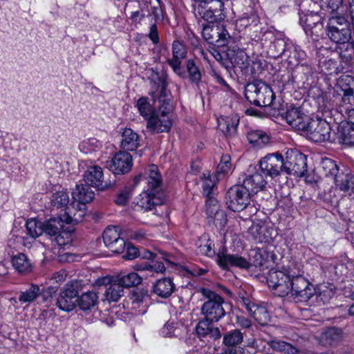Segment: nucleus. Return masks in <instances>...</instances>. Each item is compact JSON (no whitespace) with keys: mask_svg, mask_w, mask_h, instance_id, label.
Wrapping results in <instances>:
<instances>
[{"mask_svg":"<svg viewBox=\"0 0 354 354\" xmlns=\"http://www.w3.org/2000/svg\"><path fill=\"white\" fill-rule=\"evenodd\" d=\"M71 236L65 232L59 234L55 239L56 243L59 246H64L71 242Z\"/></svg>","mask_w":354,"mask_h":354,"instance_id":"69168bd1","label":"nucleus"},{"mask_svg":"<svg viewBox=\"0 0 354 354\" xmlns=\"http://www.w3.org/2000/svg\"><path fill=\"white\" fill-rule=\"evenodd\" d=\"M245 97L251 104L263 107L272 104L274 94L269 85L262 81L255 80L246 85Z\"/></svg>","mask_w":354,"mask_h":354,"instance_id":"f257e3e1","label":"nucleus"},{"mask_svg":"<svg viewBox=\"0 0 354 354\" xmlns=\"http://www.w3.org/2000/svg\"><path fill=\"white\" fill-rule=\"evenodd\" d=\"M203 38L210 44L225 45L230 38V34L223 25L208 24L203 26L202 30Z\"/></svg>","mask_w":354,"mask_h":354,"instance_id":"2eb2a0df","label":"nucleus"},{"mask_svg":"<svg viewBox=\"0 0 354 354\" xmlns=\"http://www.w3.org/2000/svg\"><path fill=\"white\" fill-rule=\"evenodd\" d=\"M332 142H337L346 145H354V126L348 122L339 125L337 136L332 140Z\"/></svg>","mask_w":354,"mask_h":354,"instance_id":"a878e982","label":"nucleus"},{"mask_svg":"<svg viewBox=\"0 0 354 354\" xmlns=\"http://www.w3.org/2000/svg\"><path fill=\"white\" fill-rule=\"evenodd\" d=\"M102 142L95 138H90L82 141L79 145V149L84 153H90L101 149Z\"/></svg>","mask_w":354,"mask_h":354,"instance_id":"a18cd8bd","label":"nucleus"},{"mask_svg":"<svg viewBox=\"0 0 354 354\" xmlns=\"http://www.w3.org/2000/svg\"><path fill=\"white\" fill-rule=\"evenodd\" d=\"M343 339L342 330L337 328H330L322 335V340L328 346H334Z\"/></svg>","mask_w":354,"mask_h":354,"instance_id":"58836bf2","label":"nucleus"},{"mask_svg":"<svg viewBox=\"0 0 354 354\" xmlns=\"http://www.w3.org/2000/svg\"><path fill=\"white\" fill-rule=\"evenodd\" d=\"M249 233L257 243L267 242L270 238L267 226L261 223H253L249 228Z\"/></svg>","mask_w":354,"mask_h":354,"instance_id":"4c0bfd02","label":"nucleus"},{"mask_svg":"<svg viewBox=\"0 0 354 354\" xmlns=\"http://www.w3.org/2000/svg\"><path fill=\"white\" fill-rule=\"evenodd\" d=\"M283 164V171L288 174L301 177L307 171L306 156L296 149L287 151Z\"/></svg>","mask_w":354,"mask_h":354,"instance_id":"423d86ee","label":"nucleus"},{"mask_svg":"<svg viewBox=\"0 0 354 354\" xmlns=\"http://www.w3.org/2000/svg\"><path fill=\"white\" fill-rule=\"evenodd\" d=\"M64 214L58 217L50 218L48 221L43 223L44 232L48 235L55 236L58 234L64 227L65 221H64Z\"/></svg>","mask_w":354,"mask_h":354,"instance_id":"72a5a7b5","label":"nucleus"},{"mask_svg":"<svg viewBox=\"0 0 354 354\" xmlns=\"http://www.w3.org/2000/svg\"><path fill=\"white\" fill-rule=\"evenodd\" d=\"M212 322L213 321H212V319H209L205 317L203 320L200 321L196 328V333L202 337L208 335L209 332H211Z\"/></svg>","mask_w":354,"mask_h":354,"instance_id":"864d4df0","label":"nucleus"},{"mask_svg":"<svg viewBox=\"0 0 354 354\" xmlns=\"http://www.w3.org/2000/svg\"><path fill=\"white\" fill-rule=\"evenodd\" d=\"M95 284L105 286L104 295L109 302H116L123 295L124 289L116 279L109 276L100 277L96 280Z\"/></svg>","mask_w":354,"mask_h":354,"instance_id":"dca6fc26","label":"nucleus"},{"mask_svg":"<svg viewBox=\"0 0 354 354\" xmlns=\"http://www.w3.org/2000/svg\"><path fill=\"white\" fill-rule=\"evenodd\" d=\"M72 196L76 203L86 205L93 199L94 192L88 185H77L72 192Z\"/></svg>","mask_w":354,"mask_h":354,"instance_id":"2f4dec72","label":"nucleus"},{"mask_svg":"<svg viewBox=\"0 0 354 354\" xmlns=\"http://www.w3.org/2000/svg\"><path fill=\"white\" fill-rule=\"evenodd\" d=\"M178 328L174 326L173 322L167 323L161 329V335L164 337L178 336L177 331Z\"/></svg>","mask_w":354,"mask_h":354,"instance_id":"052dcab7","label":"nucleus"},{"mask_svg":"<svg viewBox=\"0 0 354 354\" xmlns=\"http://www.w3.org/2000/svg\"><path fill=\"white\" fill-rule=\"evenodd\" d=\"M163 201V194H157L146 189L136 198L135 207L137 209L146 212L151 210L156 205H161Z\"/></svg>","mask_w":354,"mask_h":354,"instance_id":"412c9836","label":"nucleus"},{"mask_svg":"<svg viewBox=\"0 0 354 354\" xmlns=\"http://www.w3.org/2000/svg\"><path fill=\"white\" fill-rule=\"evenodd\" d=\"M39 293V286L37 284L31 283L28 289L20 292L18 299L21 304H27L29 305L37 299Z\"/></svg>","mask_w":354,"mask_h":354,"instance_id":"ea45409f","label":"nucleus"},{"mask_svg":"<svg viewBox=\"0 0 354 354\" xmlns=\"http://www.w3.org/2000/svg\"><path fill=\"white\" fill-rule=\"evenodd\" d=\"M243 305L248 313L261 325H265L270 319L269 314L264 307L243 300Z\"/></svg>","mask_w":354,"mask_h":354,"instance_id":"bb28decb","label":"nucleus"},{"mask_svg":"<svg viewBox=\"0 0 354 354\" xmlns=\"http://www.w3.org/2000/svg\"><path fill=\"white\" fill-rule=\"evenodd\" d=\"M268 285L279 297H284L290 293L291 279L288 274L281 270H270L268 275Z\"/></svg>","mask_w":354,"mask_h":354,"instance_id":"1a4fd4ad","label":"nucleus"},{"mask_svg":"<svg viewBox=\"0 0 354 354\" xmlns=\"http://www.w3.org/2000/svg\"><path fill=\"white\" fill-rule=\"evenodd\" d=\"M340 114L339 122L342 123L344 121H348V123L354 126V107L350 108L348 111Z\"/></svg>","mask_w":354,"mask_h":354,"instance_id":"e2e57ef3","label":"nucleus"},{"mask_svg":"<svg viewBox=\"0 0 354 354\" xmlns=\"http://www.w3.org/2000/svg\"><path fill=\"white\" fill-rule=\"evenodd\" d=\"M147 189L157 194H163L162 192V177L157 166L152 165L147 169Z\"/></svg>","mask_w":354,"mask_h":354,"instance_id":"393cba45","label":"nucleus"},{"mask_svg":"<svg viewBox=\"0 0 354 354\" xmlns=\"http://www.w3.org/2000/svg\"><path fill=\"white\" fill-rule=\"evenodd\" d=\"M282 117L289 125L299 131H303L310 119L300 109L294 106L288 108Z\"/></svg>","mask_w":354,"mask_h":354,"instance_id":"5701e85b","label":"nucleus"},{"mask_svg":"<svg viewBox=\"0 0 354 354\" xmlns=\"http://www.w3.org/2000/svg\"><path fill=\"white\" fill-rule=\"evenodd\" d=\"M261 170L248 174L243 180V187L251 194H257L263 190L267 185L266 177Z\"/></svg>","mask_w":354,"mask_h":354,"instance_id":"b1692460","label":"nucleus"},{"mask_svg":"<svg viewBox=\"0 0 354 354\" xmlns=\"http://www.w3.org/2000/svg\"><path fill=\"white\" fill-rule=\"evenodd\" d=\"M270 346L273 350L286 354H299V353L296 347L283 341L272 340L270 342Z\"/></svg>","mask_w":354,"mask_h":354,"instance_id":"49530a36","label":"nucleus"},{"mask_svg":"<svg viewBox=\"0 0 354 354\" xmlns=\"http://www.w3.org/2000/svg\"><path fill=\"white\" fill-rule=\"evenodd\" d=\"M171 106L169 101L154 112L147 120V128L156 133L168 132L172 127Z\"/></svg>","mask_w":354,"mask_h":354,"instance_id":"39448f33","label":"nucleus"},{"mask_svg":"<svg viewBox=\"0 0 354 354\" xmlns=\"http://www.w3.org/2000/svg\"><path fill=\"white\" fill-rule=\"evenodd\" d=\"M121 147L127 151H134L139 146V136L131 129L125 128L122 133Z\"/></svg>","mask_w":354,"mask_h":354,"instance_id":"c756f323","label":"nucleus"},{"mask_svg":"<svg viewBox=\"0 0 354 354\" xmlns=\"http://www.w3.org/2000/svg\"><path fill=\"white\" fill-rule=\"evenodd\" d=\"M259 17L254 12L250 10L244 12L235 22V28L239 32L244 30L247 27L251 25H257Z\"/></svg>","mask_w":354,"mask_h":354,"instance_id":"c9c22d12","label":"nucleus"},{"mask_svg":"<svg viewBox=\"0 0 354 354\" xmlns=\"http://www.w3.org/2000/svg\"><path fill=\"white\" fill-rule=\"evenodd\" d=\"M198 249V252L202 254H205L207 257H213L215 254V252L214 250V243L213 242L209 240L208 236L207 235H203L201 236L197 243H196Z\"/></svg>","mask_w":354,"mask_h":354,"instance_id":"37998d69","label":"nucleus"},{"mask_svg":"<svg viewBox=\"0 0 354 354\" xmlns=\"http://www.w3.org/2000/svg\"><path fill=\"white\" fill-rule=\"evenodd\" d=\"M243 334L238 330L225 333L223 336V343L227 347L237 346L243 342Z\"/></svg>","mask_w":354,"mask_h":354,"instance_id":"de8ad7c7","label":"nucleus"},{"mask_svg":"<svg viewBox=\"0 0 354 354\" xmlns=\"http://www.w3.org/2000/svg\"><path fill=\"white\" fill-rule=\"evenodd\" d=\"M103 241L105 245L113 252L120 254L126 248V243L120 237L119 227H107L103 233Z\"/></svg>","mask_w":354,"mask_h":354,"instance_id":"aec40b11","label":"nucleus"},{"mask_svg":"<svg viewBox=\"0 0 354 354\" xmlns=\"http://www.w3.org/2000/svg\"><path fill=\"white\" fill-rule=\"evenodd\" d=\"M69 203V196L67 192L59 191L51 196V204L57 208L66 207Z\"/></svg>","mask_w":354,"mask_h":354,"instance_id":"8fccbe9b","label":"nucleus"},{"mask_svg":"<svg viewBox=\"0 0 354 354\" xmlns=\"http://www.w3.org/2000/svg\"><path fill=\"white\" fill-rule=\"evenodd\" d=\"M98 304L97 293L93 290H89L82 293L77 297V305L80 310L83 311H91L93 310Z\"/></svg>","mask_w":354,"mask_h":354,"instance_id":"cd10ccee","label":"nucleus"},{"mask_svg":"<svg viewBox=\"0 0 354 354\" xmlns=\"http://www.w3.org/2000/svg\"><path fill=\"white\" fill-rule=\"evenodd\" d=\"M136 107L140 115L147 120L155 112L153 111L152 105L150 104L149 98L147 97H140L137 100Z\"/></svg>","mask_w":354,"mask_h":354,"instance_id":"c03bdc74","label":"nucleus"},{"mask_svg":"<svg viewBox=\"0 0 354 354\" xmlns=\"http://www.w3.org/2000/svg\"><path fill=\"white\" fill-rule=\"evenodd\" d=\"M66 277H67L66 271L64 270H59V271L55 272L50 277V280L53 283H61L66 279Z\"/></svg>","mask_w":354,"mask_h":354,"instance_id":"0e129e2a","label":"nucleus"},{"mask_svg":"<svg viewBox=\"0 0 354 354\" xmlns=\"http://www.w3.org/2000/svg\"><path fill=\"white\" fill-rule=\"evenodd\" d=\"M204 176V180H203V194L206 196V197H209V195H211L212 190L216 185L217 178L216 176L212 175L210 176L209 174L206 177V174H203Z\"/></svg>","mask_w":354,"mask_h":354,"instance_id":"5fc2aeb1","label":"nucleus"},{"mask_svg":"<svg viewBox=\"0 0 354 354\" xmlns=\"http://www.w3.org/2000/svg\"><path fill=\"white\" fill-rule=\"evenodd\" d=\"M143 299L144 295L140 292H134L130 297L131 308L138 314H144L146 312L145 306H143Z\"/></svg>","mask_w":354,"mask_h":354,"instance_id":"3c124183","label":"nucleus"},{"mask_svg":"<svg viewBox=\"0 0 354 354\" xmlns=\"http://www.w3.org/2000/svg\"><path fill=\"white\" fill-rule=\"evenodd\" d=\"M251 194L243 186L232 187L226 196V205L233 212H240L244 209L250 201Z\"/></svg>","mask_w":354,"mask_h":354,"instance_id":"6e6552de","label":"nucleus"},{"mask_svg":"<svg viewBox=\"0 0 354 354\" xmlns=\"http://www.w3.org/2000/svg\"><path fill=\"white\" fill-rule=\"evenodd\" d=\"M78 291L71 283H67L57 300V307L66 312L72 311L77 304Z\"/></svg>","mask_w":354,"mask_h":354,"instance_id":"f3484780","label":"nucleus"},{"mask_svg":"<svg viewBox=\"0 0 354 354\" xmlns=\"http://www.w3.org/2000/svg\"><path fill=\"white\" fill-rule=\"evenodd\" d=\"M325 32L331 41L337 44L346 43L351 39L350 23L342 16L330 17Z\"/></svg>","mask_w":354,"mask_h":354,"instance_id":"7ed1b4c3","label":"nucleus"},{"mask_svg":"<svg viewBox=\"0 0 354 354\" xmlns=\"http://www.w3.org/2000/svg\"><path fill=\"white\" fill-rule=\"evenodd\" d=\"M130 198V193L127 190H122L120 192L116 199L115 203L120 205H124Z\"/></svg>","mask_w":354,"mask_h":354,"instance_id":"774afa93","label":"nucleus"},{"mask_svg":"<svg viewBox=\"0 0 354 354\" xmlns=\"http://www.w3.org/2000/svg\"><path fill=\"white\" fill-rule=\"evenodd\" d=\"M200 292L206 299L202 305L201 313L205 318L212 319V321H219L225 315V311L223 306V298L207 288H201Z\"/></svg>","mask_w":354,"mask_h":354,"instance_id":"f03ea898","label":"nucleus"},{"mask_svg":"<svg viewBox=\"0 0 354 354\" xmlns=\"http://www.w3.org/2000/svg\"><path fill=\"white\" fill-rule=\"evenodd\" d=\"M299 22L307 34L316 37L322 36L324 34V26L322 17L311 11L299 15Z\"/></svg>","mask_w":354,"mask_h":354,"instance_id":"ddd939ff","label":"nucleus"},{"mask_svg":"<svg viewBox=\"0 0 354 354\" xmlns=\"http://www.w3.org/2000/svg\"><path fill=\"white\" fill-rule=\"evenodd\" d=\"M175 289L174 284L170 278H162L153 285V292L162 298H167L171 295Z\"/></svg>","mask_w":354,"mask_h":354,"instance_id":"7c9ffc66","label":"nucleus"},{"mask_svg":"<svg viewBox=\"0 0 354 354\" xmlns=\"http://www.w3.org/2000/svg\"><path fill=\"white\" fill-rule=\"evenodd\" d=\"M335 294V288L333 285L321 284L315 288L314 295L318 303H327Z\"/></svg>","mask_w":354,"mask_h":354,"instance_id":"f704fd0d","label":"nucleus"},{"mask_svg":"<svg viewBox=\"0 0 354 354\" xmlns=\"http://www.w3.org/2000/svg\"><path fill=\"white\" fill-rule=\"evenodd\" d=\"M115 279L123 288L138 286L142 281V278L134 272L126 274H120Z\"/></svg>","mask_w":354,"mask_h":354,"instance_id":"a19ab883","label":"nucleus"},{"mask_svg":"<svg viewBox=\"0 0 354 354\" xmlns=\"http://www.w3.org/2000/svg\"><path fill=\"white\" fill-rule=\"evenodd\" d=\"M248 140L250 144L257 148H261L269 142L268 136L262 131H251L248 133Z\"/></svg>","mask_w":354,"mask_h":354,"instance_id":"79ce46f5","label":"nucleus"},{"mask_svg":"<svg viewBox=\"0 0 354 354\" xmlns=\"http://www.w3.org/2000/svg\"><path fill=\"white\" fill-rule=\"evenodd\" d=\"M187 71L192 82L198 83L201 80V73L198 67L192 59L187 61Z\"/></svg>","mask_w":354,"mask_h":354,"instance_id":"603ef678","label":"nucleus"},{"mask_svg":"<svg viewBox=\"0 0 354 354\" xmlns=\"http://www.w3.org/2000/svg\"><path fill=\"white\" fill-rule=\"evenodd\" d=\"M132 157L125 151L117 152L108 163L109 169L116 175L124 174L129 172L132 168Z\"/></svg>","mask_w":354,"mask_h":354,"instance_id":"6ab92c4d","label":"nucleus"},{"mask_svg":"<svg viewBox=\"0 0 354 354\" xmlns=\"http://www.w3.org/2000/svg\"><path fill=\"white\" fill-rule=\"evenodd\" d=\"M330 130V126L326 120L310 118L303 132L313 142H321L326 140L332 142L334 138H331Z\"/></svg>","mask_w":354,"mask_h":354,"instance_id":"0eeeda50","label":"nucleus"},{"mask_svg":"<svg viewBox=\"0 0 354 354\" xmlns=\"http://www.w3.org/2000/svg\"><path fill=\"white\" fill-rule=\"evenodd\" d=\"M85 183L99 190H104L111 187V183L104 180L102 169L98 165H90L87 167L83 175Z\"/></svg>","mask_w":354,"mask_h":354,"instance_id":"a211bd4d","label":"nucleus"},{"mask_svg":"<svg viewBox=\"0 0 354 354\" xmlns=\"http://www.w3.org/2000/svg\"><path fill=\"white\" fill-rule=\"evenodd\" d=\"M227 55L234 67H238L245 73L250 71L251 60L243 50L236 46H231L227 50ZM250 72L253 73L252 68Z\"/></svg>","mask_w":354,"mask_h":354,"instance_id":"4be33fe9","label":"nucleus"},{"mask_svg":"<svg viewBox=\"0 0 354 354\" xmlns=\"http://www.w3.org/2000/svg\"><path fill=\"white\" fill-rule=\"evenodd\" d=\"M315 288L304 277L297 275L291 278L290 293L300 301H307L314 295Z\"/></svg>","mask_w":354,"mask_h":354,"instance_id":"f8f14e48","label":"nucleus"},{"mask_svg":"<svg viewBox=\"0 0 354 354\" xmlns=\"http://www.w3.org/2000/svg\"><path fill=\"white\" fill-rule=\"evenodd\" d=\"M127 253L124 256V258L127 260H132L140 256V252L138 249L131 244L129 243L126 245Z\"/></svg>","mask_w":354,"mask_h":354,"instance_id":"680f3d73","label":"nucleus"},{"mask_svg":"<svg viewBox=\"0 0 354 354\" xmlns=\"http://www.w3.org/2000/svg\"><path fill=\"white\" fill-rule=\"evenodd\" d=\"M254 252V254H253V265L255 266V267H263L265 264V259L263 258L261 251L259 250H254L253 251Z\"/></svg>","mask_w":354,"mask_h":354,"instance_id":"338daca9","label":"nucleus"},{"mask_svg":"<svg viewBox=\"0 0 354 354\" xmlns=\"http://www.w3.org/2000/svg\"><path fill=\"white\" fill-rule=\"evenodd\" d=\"M206 201V211L209 216L213 217L216 214H219L218 206L217 205V201L212 198L211 195L207 197Z\"/></svg>","mask_w":354,"mask_h":354,"instance_id":"13d9d810","label":"nucleus"},{"mask_svg":"<svg viewBox=\"0 0 354 354\" xmlns=\"http://www.w3.org/2000/svg\"><path fill=\"white\" fill-rule=\"evenodd\" d=\"M230 156L227 154L222 156L221 161L217 167V173L220 174H226L231 169Z\"/></svg>","mask_w":354,"mask_h":354,"instance_id":"6e6d98bb","label":"nucleus"},{"mask_svg":"<svg viewBox=\"0 0 354 354\" xmlns=\"http://www.w3.org/2000/svg\"><path fill=\"white\" fill-rule=\"evenodd\" d=\"M336 92L342 95L336 111L344 113L348 109L354 107V77L343 75L339 77L335 86Z\"/></svg>","mask_w":354,"mask_h":354,"instance_id":"20e7f679","label":"nucleus"},{"mask_svg":"<svg viewBox=\"0 0 354 354\" xmlns=\"http://www.w3.org/2000/svg\"><path fill=\"white\" fill-rule=\"evenodd\" d=\"M201 5V3L192 4L193 12L196 17H200L211 24L221 21L225 18V15L223 12L224 4L221 0H210L209 6L205 12H202Z\"/></svg>","mask_w":354,"mask_h":354,"instance_id":"9d476101","label":"nucleus"},{"mask_svg":"<svg viewBox=\"0 0 354 354\" xmlns=\"http://www.w3.org/2000/svg\"><path fill=\"white\" fill-rule=\"evenodd\" d=\"M283 158L279 153H270L264 156L259 161V168L266 176L274 178L283 171Z\"/></svg>","mask_w":354,"mask_h":354,"instance_id":"9b49d317","label":"nucleus"},{"mask_svg":"<svg viewBox=\"0 0 354 354\" xmlns=\"http://www.w3.org/2000/svg\"><path fill=\"white\" fill-rule=\"evenodd\" d=\"M26 230L27 234L33 238H37L44 232L43 223L35 218L26 221Z\"/></svg>","mask_w":354,"mask_h":354,"instance_id":"09e8293b","label":"nucleus"},{"mask_svg":"<svg viewBox=\"0 0 354 354\" xmlns=\"http://www.w3.org/2000/svg\"><path fill=\"white\" fill-rule=\"evenodd\" d=\"M335 185L348 196H354V174L348 173L336 176Z\"/></svg>","mask_w":354,"mask_h":354,"instance_id":"c85d7f7f","label":"nucleus"},{"mask_svg":"<svg viewBox=\"0 0 354 354\" xmlns=\"http://www.w3.org/2000/svg\"><path fill=\"white\" fill-rule=\"evenodd\" d=\"M217 263L223 270H228L230 267H236L241 269H248L250 267L249 261L239 254H228L225 248H222L217 253Z\"/></svg>","mask_w":354,"mask_h":354,"instance_id":"4468645a","label":"nucleus"},{"mask_svg":"<svg viewBox=\"0 0 354 354\" xmlns=\"http://www.w3.org/2000/svg\"><path fill=\"white\" fill-rule=\"evenodd\" d=\"M73 207L75 209L73 215L71 216L69 213H64V221L65 223L70 224L73 223L82 222L86 215V205L84 204L73 203Z\"/></svg>","mask_w":354,"mask_h":354,"instance_id":"e433bc0d","label":"nucleus"},{"mask_svg":"<svg viewBox=\"0 0 354 354\" xmlns=\"http://www.w3.org/2000/svg\"><path fill=\"white\" fill-rule=\"evenodd\" d=\"M156 3L148 10L149 17H153L154 21L160 20L162 18V10L160 6V0H156Z\"/></svg>","mask_w":354,"mask_h":354,"instance_id":"bf43d9fd","label":"nucleus"},{"mask_svg":"<svg viewBox=\"0 0 354 354\" xmlns=\"http://www.w3.org/2000/svg\"><path fill=\"white\" fill-rule=\"evenodd\" d=\"M12 264L14 268L20 274H28L32 270V263L27 256L23 253H19L13 256Z\"/></svg>","mask_w":354,"mask_h":354,"instance_id":"473e14b6","label":"nucleus"},{"mask_svg":"<svg viewBox=\"0 0 354 354\" xmlns=\"http://www.w3.org/2000/svg\"><path fill=\"white\" fill-rule=\"evenodd\" d=\"M172 54L174 57L178 59L185 58L187 54L185 45L179 41H174L172 44Z\"/></svg>","mask_w":354,"mask_h":354,"instance_id":"4d7b16f0","label":"nucleus"}]
</instances>
